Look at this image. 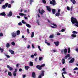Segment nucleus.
Segmentation results:
<instances>
[{"label":"nucleus","instance_id":"obj_1","mask_svg":"<svg viewBox=\"0 0 78 78\" xmlns=\"http://www.w3.org/2000/svg\"><path fill=\"white\" fill-rule=\"evenodd\" d=\"M71 21L73 24H75V26L78 27V22L76 19L74 18V17H71Z\"/></svg>","mask_w":78,"mask_h":78},{"label":"nucleus","instance_id":"obj_2","mask_svg":"<svg viewBox=\"0 0 78 78\" xmlns=\"http://www.w3.org/2000/svg\"><path fill=\"white\" fill-rule=\"evenodd\" d=\"M45 66V64H43L41 66L37 65L36 66V67L39 70H42V67H44Z\"/></svg>","mask_w":78,"mask_h":78},{"label":"nucleus","instance_id":"obj_3","mask_svg":"<svg viewBox=\"0 0 78 78\" xmlns=\"http://www.w3.org/2000/svg\"><path fill=\"white\" fill-rule=\"evenodd\" d=\"M50 3L51 5H53V6H55V5H56V4L55 0H52V1H50Z\"/></svg>","mask_w":78,"mask_h":78},{"label":"nucleus","instance_id":"obj_4","mask_svg":"<svg viewBox=\"0 0 78 78\" xmlns=\"http://www.w3.org/2000/svg\"><path fill=\"white\" fill-rule=\"evenodd\" d=\"M38 12L39 13H41V15H42V14H43V13H44L45 12V11H44L43 9H42L41 10H41L40 9H39Z\"/></svg>","mask_w":78,"mask_h":78},{"label":"nucleus","instance_id":"obj_5","mask_svg":"<svg viewBox=\"0 0 78 78\" xmlns=\"http://www.w3.org/2000/svg\"><path fill=\"white\" fill-rule=\"evenodd\" d=\"M11 35L12 37H16V36H17V34L16 33L14 32L11 33Z\"/></svg>","mask_w":78,"mask_h":78},{"label":"nucleus","instance_id":"obj_6","mask_svg":"<svg viewBox=\"0 0 78 78\" xmlns=\"http://www.w3.org/2000/svg\"><path fill=\"white\" fill-rule=\"evenodd\" d=\"M46 8H47V10L48 11H49L50 12H51V8L50 6H46Z\"/></svg>","mask_w":78,"mask_h":78},{"label":"nucleus","instance_id":"obj_7","mask_svg":"<svg viewBox=\"0 0 78 78\" xmlns=\"http://www.w3.org/2000/svg\"><path fill=\"white\" fill-rule=\"evenodd\" d=\"M54 44H55V46L58 47L59 45V42L58 41H55L54 42Z\"/></svg>","mask_w":78,"mask_h":78},{"label":"nucleus","instance_id":"obj_8","mask_svg":"<svg viewBox=\"0 0 78 78\" xmlns=\"http://www.w3.org/2000/svg\"><path fill=\"white\" fill-rule=\"evenodd\" d=\"M9 52H10V53H11V55H13L14 54V51H12L11 49H9Z\"/></svg>","mask_w":78,"mask_h":78},{"label":"nucleus","instance_id":"obj_9","mask_svg":"<svg viewBox=\"0 0 78 78\" xmlns=\"http://www.w3.org/2000/svg\"><path fill=\"white\" fill-rule=\"evenodd\" d=\"M7 68L9 69V70H10V71H11V70H13L14 69H13V68H12V67H11L10 66H9V65H7Z\"/></svg>","mask_w":78,"mask_h":78},{"label":"nucleus","instance_id":"obj_10","mask_svg":"<svg viewBox=\"0 0 78 78\" xmlns=\"http://www.w3.org/2000/svg\"><path fill=\"white\" fill-rule=\"evenodd\" d=\"M74 61H75V59H74V58H73L71 59L70 61L69 62V63H70V64H71V63L73 62H74Z\"/></svg>","mask_w":78,"mask_h":78},{"label":"nucleus","instance_id":"obj_11","mask_svg":"<svg viewBox=\"0 0 78 78\" xmlns=\"http://www.w3.org/2000/svg\"><path fill=\"white\" fill-rule=\"evenodd\" d=\"M32 78H36V73L34 72L32 73Z\"/></svg>","mask_w":78,"mask_h":78},{"label":"nucleus","instance_id":"obj_12","mask_svg":"<svg viewBox=\"0 0 78 78\" xmlns=\"http://www.w3.org/2000/svg\"><path fill=\"white\" fill-rule=\"evenodd\" d=\"M12 12H9V13L8 14L7 16L8 17H9V16H12Z\"/></svg>","mask_w":78,"mask_h":78},{"label":"nucleus","instance_id":"obj_13","mask_svg":"<svg viewBox=\"0 0 78 78\" xmlns=\"http://www.w3.org/2000/svg\"><path fill=\"white\" fill-rule=\"evenodd\" d=\"M44 72H45V71H42L41 73V74L40 75H41L42 76H44Z\"/></svg>","mask_w":78,"mask_h":78},{"label":"nucleus","instance_id":"obj_14","mask_svg":"<svg viewBox=\"0 0 78 78\" xmlns=\"http://www.w3.org/2000/svg\"><path fill=\"white\" fill-rule=\"evenodd\" d=\"M16 34L17 36H19V35H20V31L19 30H17L16 31Z\"/></svg>","mask_w":78,"mask_h":78},{"label":"nucleus","instance_id":"obj_15","mask_svg":"<svg viewBox=\"0 0 78 78\" xmlns=\"http://www.w3.org/2000/svg\"><path fill=\"white\" fill-rule=\"evenodd\" d=\"M0 15L2 16H6V14L5 13V12H3L1 13L0 14Z\"/></svg>","mask_w":78,"mask_h":78},{"label":"nucleus","instance_id":"obj_16","mask_svg":"<svg viewBox=\"0 0 78 78\" xmlns=\"http://www.w3.org/2000/svg\"><path fill=\"white\" fill-rule=\"evenodd\" d=\"M70 1L72 2L73 5H75V3H76V1L75 0H70Z\"/></svg>","mask_w":78,"mask_h":78},{"label":"nucleus","instance_id":"obj_17","mask_svg":"<svg viewBox=\"0 0 78 78\" xmlns=\"http://www.w3.org/2000/svg\"><path fill=\"white\" fill-rule=\"evenodd\" d=\"M25 69L28 70L29 69H30V67L28 66H25Z\"/></svg>","mask_w":78,"mask_h":78},{"label":"nucleus","instance_id":"obj_18","mask_svg":"<svg viewBox=\"0 0 78 78\" xmlns=\"http://www.w3.org/2000/svg\"><path fill=\"white\" fill-rule=\"evenodd\" d=\"M19 15L20 16H25V15H26L25 14H24L22 13H19Z\"/></svg>","mask_w":78,"mask_h":78},{"label":"nucleus","instance_id":"obj_19","mask_svg":"<svg viewBox=\"0 0 78 78\" xmlns=\"http://www.w3.org/2000/svg\"><path fill=\"white\" fill-rule=\"evenodd\" d=\"M66 53H67V49L66 48L64 50V53L65 54H66Z\"/></svg>","mask_w":78,"mask_h":78},{"label":"nucleus","instance_id":"obj_20","mask_svg":"<svg viewBox=\"0 0 78 78\" xmlns=\"http://www.w3.org/2000/svg\"><path fill=\"white\" fill-rule=\"evenodd\" d=\"M55 16L57 17H59L60 15V12H57L55 14Z\"/></svg>","mask_w":78,"mask_h":78},{"label":"nucleus","instance_id":"obj_21","mask_svg":"<svg viewBox=\"0 0 78 78\" xmlns=\"http://www.w3.org/2000/svg\"><path fill=\"white\" fill-rule=\"evenodd\" d=\"M52 12L53 14H55L56 12V10L55 9H52Z\"/></svg>","mask_w":78,"mask_h":78},{"label":"nucleus","instance_id":"obj_22","mask_svg":"<svg viewBox=\"0 0 78 78\" xmlns=\"http://www.w3.org/2000/svg\"><path fill=\"white\" fill-rule=\"evenodd\" d=\"M62 62L63 64H65V59L63 58L62 60Z\"/></svg>","mask_w":78,"mask_h":78},{"label":"nucleus","instance_id":"obj_23","mask_svg":"<svg viewBox=\"0 0 78 78\" xmlns=\"http://www.w3.org/2000/svg\"><path fill=\"white\" fill-rule=\"evenodd\" d=\"M26 26L28 28H31V26L29 24H26Z\"/></svg>","mask_w":78,"mask_h":78},{"label":"nucleus","instance_id":"obj_24","mask_svg":"<svg viewBox=\"0 0 78 78\" xmlns=\"http://www.w3.org/2000/svg\"><path fill=\"white\" fill-rule=\"evenodd\" d=\"M6 47L7 48H9V47H10V44H9V43H7L6 45Z\"/></svg>","mask_w":78,"mask_h":78},{"label":"nucleus","instance_id":"obj_25","mask_svg":"<svg viewBox=\"0 0 78 78\" xmlns=\"http://www.w3.org/2000/svg\"><path fill=\"white\" fill-rule=\"evenodd\" d=\"M71 36L73 38L76 37V35L75 34H72L71 35Z\"/></svg>","mask_w":78,"mask_h":78},{"label":"nucleus","instance_id":"obj_26","mask_svg":"<svg viewBox=\"0 0 78 78\" xmlns=\"http://www.w3.org/2000/svg\"><path fill=\"white\" fill-rule=\"evenodd\" d=\"M54 37V34L51 35L49 36V38H53Z\"/></svg>","mask_w":78,"mask_h":78},{"label":"nucleus","instance_id":"obj_27","mask_svg":"<svg viewBox=\"0 0 78 78\" xmlns=\"http://www.w3.org/2000/svg\"><path fill=\"white\" fill-rule=\"evenodd\" d=\"M31 37L32 38L33 37H34V32H33L31 34Z\"/></svg>","mask_w":78,"mask_h":78},{"label":"nucleus","instance_id":"obj_28","mask_svg":"<svg viewBox=\"0 0 78 78\" xmlns=\"http://www.w3.org/2000/svg\"><path fill=\"white\" fill-rule=\"evenodd\" d=\"M30 66H33V63L32 62H30Z\"/></svg>","mask_w":78,"mask_h":78},{"label":"nucleus","instance_id":"obj_29","mask_svg":"<svg viewBox=\"0 0 78 78\" xmlns=\"http://www.w3.org/2000/svg\"><path fill=\"white\" fill-rule=\"evenodd\" d=\"M73 34H74L76 35V34H77L78 33V32H77L73 31Z\"/></svg>","mask_w":78,"mask_h":78},{"label":"nucleus","instance_id":"obj_30","mask_svg":"<svg viewBox=\"0 0 78 78\" xmlns=\"http://www.w3.org/2000/svg\"><path fill=\"white\" fill-rule=\"evenodd\" d=\"M68 53H70V48H68Z\"/></svg>","mask_w":78,"mask_h":78},{"label":"nucleus","instance_id":"obj_31","mask_svg":"<svg viewBox=\"0 0 78 78\" xmlns=\"http://www.w3.org/2000/svg\"><path fill=\"white\" fill-rule=\"evenodd\" d=\"M8 75L9 76H12V74H11V72H9L8 73Z\"/></svg>","mask_w":78,"mask_h":78},{"label":"nucleus","instance_id":"obj_32","mask_svg":"<svg viewBox=\"0 0 78 78\" xmlns=\"http://www.w3.org/2000/svg\"><path fill=\"white\" fill-rule=\"evenodd\" d=\"M11 44L12 45H16V44H15V43L14 42V41H13L11 43Z\"/></svg>","mask_w":78,"mask_h":78},{"label":"nucleus","instance_id":"obj_33","mask_svg":"<svg viewBox=\"0 0 78 78\" xmlns=\"http://www.w3.org/2000/svg\"><path fill=\"white\" fill-rule=\"evenodd\" d=\"M0 51L1 52H3V51H4V50H3V49H2L1 47H0Z\"/></svg>","mask_w":78,"mask_h":78},{"label":"nucleus","instance_id":"obj_34","mask_svg":"<svg viewBox=\"0 0 78 78\" xmlns=\"http://www.w3.org/2000/svg\"><path fill=\"white\" fill-rule=\"evenodd\" d=\"M8 8H11V4H8Z\"/></svg>","mask_w":78,"mask_h":78},{"label":"nucleus","instance_id":"obj_35","mask_svg":"<svg viewBox=\"0 0 78 78\" xmlns=\"http://www.w3.org/2000/svg\"><path fill=\"white\" fill-rule=\"evenodd\" d=\"M34 2V1L33 0H30V5H31V4H32V2Z\"/></svg>","mask_w":78,"mask_h":78},{"label":"nucleus","instance_id":"obj_36","mask_svg":"<svg viewBox=\"0 0 78 78\" xmlns=\"http://www.w3.org/2000/svg\"><path fill=\"white\" fill-rule=\"evenodd\" d=\"M2 36H3V33H0V37H2Z\"/></svg>","mask_w":78,"mask_h":78},{"label":"nucleus","instance_id":"obj_37","mask_svg":"<svg viewBox=\"0 0 78 78\" xmlns=\"http://www.w3.org/2000/svg\"><path fill=\"white\" fill-rule=\"evenodd\" d=\"M22 22L23 23V24H25V23H26V22H25L24 20H22Z\"/></svg>","mask_w":78,"mask_h":78},{"label":"nucleus","instance_id":"obj_38","mask_svg":"<svg viewBox=\"0 0 78 78\" xmlns=\"http://www.w3.org/2000/svg\"><path fill=\"white\" fill-rule=\"evenodd\" d=\"M42 2L44 3V4H46V1L45 0H42Z\"/></svg>","mask_w":78,"mask_h":78},{"label":"nucleus","instance_id":"obj_39","mask_svg":"<svg viewBox=\"0 0 78 78\" xmlns=\"http://www.w3.org/2000/svg\"><path fill=\"white\" fill-rule=\"evenodd\" d=\"M5 7H8V3H6L5 4Z\"/></svg>","mask_w":78,"mask_h":78},{"label":"nucleus","instance_id":"obj_40","mask_svg":"<svg viewBox=\"0 0 78 78\" xmlns=\"http://www.w3.org/2000/svg\"><path fill=\"white\" fill-rule=\"evenodd\" d=\"M51 25H53V26H55V27H57V25L56 24H55L53 23H51Z\"/></svg>","mask_w":78,"mask_h":78},{"label":"nucleus","instance_id":"obj_41","mask_svg":"<svg viewBox=\"0 0 78 78\" xmlns=\"http://www.w3.org/2000/svg\"><path fill=\"white\" fill-rule=\"evenodd\" d=\"M13 76H16V73L13 72Z\"/></svg>","mask_w":78,"mask_h":78},{"label":"nucleus","instance_id":"obj_42","mask_svg":"<svg viewBox=\"0 0 78 78\" xmlns=\"http://www.w3.org/2000/svg\"><path fill=\"white\" fill-rule=\"evenodd\" d=\"M42 58H43L42 57H39V61H41V60H42Z\"/></svg>","mask_w":78,"mask_h":78},{"label":"nucleus","instance_id":"obj_43","mask_svg":"<svg viewBox=\"0 0 78 78\" xmlns=\"http://www.w3.org/2000/svg\"><path fill=\"white\" fill-rule=\"evenodd\" d=\"M2 8H3V9H5L6 7L5 6V5H4L2 6Z\"/></svg>","mask_w":78,"mask_h":78},{"label":"nucleus","instance_id":"obj_44","mask_svg":"<svg viewBox=\"0 0 78 78\" xmlns=\"http://www.w3.org/2000/svg\"><path fill=\"white\" fill-rule=\"evenodd\" d=\"M61 31L62 32H64V31H65V29H62L61 30Z\"/></svg>","mask_w":78,"mask_h":78},{"label":"nucleus","instance_id":"obj_45","mask_svg":"<svg viewBox=\"0 0 78 78\" xmlns=\"http://www.w3.org/2000/svg\"><path fill=\"white\" fill-rule=\"evenodd\" d=\"M27 31L28 33V34H30V31H29V29H27Z\"/></svg>","mask_w":78,"mask_h":78},{"label":"nucleus","instance_id":"obj_46","mask_svg":"<svg viewBox=\"0 0 78 78\" xmlns=\"http://www.w3.org/2000/svg\"><path fill=\"white\" fill-rule=\"evenodd\" d=\"M35 61L36 62H37V58L36 57L35 58Z\"/></svg>","mask_w":78,"mask_h":78},{"label":"nucleus","instance_id":"obj_47","mask_svg":"<svg viewBox=\"0 0 78 78\" xmlns=\"http://www.w3.org/2000/svg\"><path fill=\"white\" fill-rule=\"evenodd\" d=\"M17 69H15V71L13 72H15V73H17Z\"/></svg>","mask_w":78,"mask_h":78},{"label":"nucleus","instance_id":"obj_48","mask_svg":"<svg viewBox=\"0 0 78 78\" xmlns=\"http://www.w3.org/2000/svg\"><path fill=\"white\" fill-rule=\"evenodd\" d=\"M67 9L68 11H70V7L69 6H67Z\"/></svg>","mask_w":78,"mask_h":78},{"label":"nucleus","instance_id":"obj_49","mask_svg":"<svg viewBox=\"0 0 78 78\" xmlns=\"http://www.w3.org/2000/svg\"><path fill=\"white\" fill-rule=\"evenodd\" d=\"M62 75L63 78H65V77H64V74H63V73H62Z\"/></svg>","mask_w":78,"mask_h":78},{"label":"nucleus","instance_id":"obj_50","mask_svg":"<svg viewBox=\"0 0 78 78\" xmlns=\"http://www.w3.org/2000/svg\"><path fill=\"white\" fill-rule=\"evenodd\" d=\"M57 36H59V35H61V33L58 32V33H57Z\"/></svg>","mask_w":78,"mask_h":78},{"label":"nucleus","instance_id":"obj_51","mask_svg":"<svg viewBox=\"0 0 78 78\" xmlns=\"http://www.w3.org/2000/svg\"><path fill=\"white\" fill-rule=\"evenodd\" d=\"M78 70V68L76 67L73 69V70Z\"/></svg>","mask_w":78,"mask_h":78},{"label":"nucleus","instance_id":"obj_52","mask_svg":"<svg viewBox=\"0 0 78 78\" xmlns=\"http://www.w3.org/2000/svg\"><path fill=\"white\" fill-rule=\"evenodd\" d=\"M66 56L68 58V57H70V54H68L67 55H66Z\"/></svg>","mask_w":78,"mask_h":78},{"label":"nucleus","instance_id":"obj_53","mask_svg":"<svg viewBox=\"0 0 78 78\" xmlns=\"http://www.w3.org/2000/svg\"><path fill=\"white\" fill-rule=\"evenodd\" d=\"M64 52V49H62L61 50V52L62 53H63V52Z\"/></svg>","mask_w":78,"mask_h":78},{"label":"nucleus","instance_id":"obj_54","mask_svg":"<svg viewBox=\"0 0 78 78\" xmlns=\"http://www.w3.org/2000/svg\"><path fill=\"white\" fill-rule=\"evenodd\" d=\"M75 50L76 51H77V52H78V48H76L75 49Z\"/></svg>","mask_w":78,"mask_h":78},{"label":"nucleus","instance_id":"obj_55","mask_svg":"<svg viewBox=\"0 0 78 78\" xmlns=\"http://www.w3.org/2000/svg\"><path fill=\"white\" fill-rule=\"evenodd\" d=\"M32 48H34V44H32Z\"/></svg>","mask_w":78,"mask_h":78},{"label":"nucleus","instance_id":"obj_56","mask_svg":"<svg viewBox=\"0 0 78 78\" xmlns=\"http://www.w3.org/2000/svg\"><path fill=\"white\" fill-rule=\"evenodd\" d=\"M25 19H26V20H27L28 19V18L27 17H25V16H24Z\"/></svg>","mask_w":78,"mask_h":78},{"label":"nucleus","instance_id":"obj_57","mask_svg":"<svg viewBox=\"0 0 78 78\" xmlns=\"http://www.w3.org/2000/svg\"><path fill=\"white\" fill-rule=\"evenodd\" d=\"M42 76H41V75H40L38 76V78H41Z\"/></svg>","mask_w":78,"mask_h":78},{"label":"nucleus","instance_id":"obj_58","mask_svg":"<svg viewBox=\"0 0 78 78\" xmlns=\"http://www.w3.org/2000/svg\"><path fill=\"white\" fill-rule=\"evenodd\" d=\"M30 45H28L27 47V48H30Z\"/></svg>","mask_w":78,"mask_h":78},{"label":"nucleus","instance_id":"obj_59","mask_svg":"<svg viewBox=\"0 0 78 78\" xmlns=\"http://www.w3.org/2000/svg\"><path fill=\"white\" fill-rule=\"evenodd\" d=\"M18 25H22V23L20 22L18 23Z\"/></svg>","mask_w":78,"mask_h":78},{"label":"nucleus","instance_id":"obj_60","mask_svg":"<svg viewBox=\"0 0 78 78\" xmlns=\"http://www.w3.org/2000/svg\"><path fill=\"white\" fill-rule=\"evenodd\" d=\"M6 56L7 57V58H10V56H9V55H6Z\"/></svg>","mask_w":78,"mask_h":78},{"label":"nucleus","instance_id":"obj_61","mask_svg":"<svg viewBox=\"0 0 78 78\" xmlns=\"http://www.w3.org/2000/svg\"><path fill=\"white\" fill-rule=\"evenodd\" d=\"M65 70H66V68H63L62 69V70L63 71H65Z\"/></svg>","mask_w":78,"mask_h":78},{"label":"nucleus","instance_id":"obj_62","mask_svg":"<svg viewBox=\"0 0 78 78\" xmlns=\"http://www.w3.org/2000/svg\"><path fill=\"white\" fill-rule=\"evenodd\" d=\"M34 55H32L31 56V58H34Z\"/></svg>","mask_w":78,"mask_h":78},{"label":"nucleus","instance_id":"obj_63","mask_svg":"<svg viewBox=\"0 0 78 78\" xmlns=\"http://www.w3.org/2000/svg\"><path fill=\"white\" fill-rule=\"evenodd\" d=\"M47 44L48 45H50V44L49 43H47Z\"/></svg>","mask_w":78,"mask_h":78},{"label":"nucleus","instance_id":"obj_64","mask_svg":"<svg viewBox=\"0 0 78 78\" xmlns=\"http://www.w3.org/2000/svg\"><path fill=\"white\" fill-rule=\"evenodd\" d=\"M60 11H61V10L60 9H58V12H60Z\"/></svg>","mask_w":78,"mask_h":78}]
</instances>
